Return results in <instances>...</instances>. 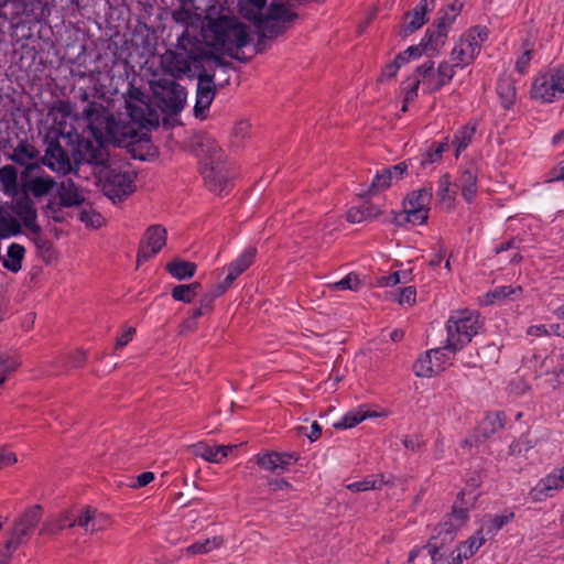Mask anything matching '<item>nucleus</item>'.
<instances>
[{
    "label": "nucleus",
    "instance_id": "nucleus-1",
    "mask_svg": "<svg viewBox=\"0 0 564 564\" xmlns=\"http://www.w3.org/2000/svg\"><path fill=\"white\" fill-rule=\"evenodd\" d=\"M87 127L96 141L128 148L133 158L145 160L154 153L150 131L159 123L156 111L139 89L126 97V113L115 116L100 105L85 110Z\"/></svg>",
    "mask_w": 564,
    "mask_h": 564
},
{
    "label": "nucleus",
    "instance_id": "nucleus-2",
    "mask_svg": "<svg viewBox=\"0 0 564 564\" xmlns=\"http://www.w3.org/2000/svg\"><path fill=\"white\" fill-rule=\"evenodd\" d=\"M476 502L477 494L474 490L462 491L453 506L452 512L434 528V532L425 546L433 564H444L438 552L440 549L453 542L457 532L469 520V511L475 508ZM485 542L486 536L477 530L468 540L457 545L452 553V563L448 564H462L463 561L475 555Z\"/></svg>",
    "mask_w": 564,
    "mask_h": 564
},
{
    "label": "nucleus",
    "instance_id": "nucleus-3",
    "mask_svg": "<svg viewBox=\"0 0 564 564\" xmlns=\"http://www.w3.org/2000/svg\"><path fill=\"white\" fill-rule=\"evenodd\" d=\"M204 44L215 58H239V53L250 42L249 28L236 17L220 15L210 19L202 29Z\"/></svg>",
    "mask_w": 564,
    "mask_h": 564
},
{
    "label": "nucleus",
    "instance_id": "nucleus-4",
    "mask_svg": "<svg viewBox=\"0 0 564 564\" xmlns=\"http://www.w3.org/2000/svg\"><path fill=\"white\" fill-rule=\"evenodd\" d=\"M240 14L251 21L263 36H275L283 32L295 14L280 3L267 4V0H240Z\"/></svg>",
    "mask_w": 564,
    "mask_h": 564
},
{
    "label": "nucleus",
    "instance_id": "nucleus-5",
    "mask_svg": "<svg viewBox=\"0 0 564 564\" xmlns=\"http://www.w3.org/2000/svg\"><path fill=\"white\" fill-rule=\"evenodd\" d=\"M196 154L206 185L212 192L221 194L228 186V172L224 164L223 150L215 139L203 135L197 143Z\"/></svg>",
    "mask_w": 564,
    "mask_h": 564
},
{
    "label": "nucleus",
    "instance_id": "nucleus-6",
    "mask_svg": "<svg viewBox=\"0 0 564 564\" xmlns=\"http://www.w3.org/2000/svg\"><path fill=\"white\" fill-rule=\"evenodd\" d=\"M481 323L479 315L473 311L453 312L446 323L445 348L453 355L460 351L478 333Z\"/></svg>",
    "mask_w": 564,
    "mask_h": 564
},
{
    "label": "nucleus",
    "instance_id": "nucleus-7",
    "mask_svg": "<svg viewBox=\"0 0 564 564\" xmlns=\"http://www.w3.org/2000/svg\"><path fill=\"white\" fill-rule=\"evenodd\" d=\"M102 192L113 203L122 202L134 189L135 173L126 163L104 166L97 172Z\"/></svg>",
    "mask_w": 564,
    "mask_h": 564
},
{
    "label": "nucleus",
    "instance_id": "nucleus-8",
    "mask_svg": "<svg viewBox=\"0 0 564 564\" xmlns=\"http://www.w3.org/2000/svg\"><path fill=\"white\" fill-rule=\"evenodd\" d=\"M487 39L488 30L485 26H474L464 32L452 48V66L456 69L470 65L479 55Z\"/></svg>",
    "mask_w": 564,
    "mask_h": 564
},
{
    "label": "nucleus",
    "instance_id": "nucleus-9",
    "mask_svg": "<svg viewBox=\"0 0 564 564\" xmlns=\"http://www.w3.org/2000/svg\"><path fill=\"white\" fill-rule=\"evenodd\" d=\"M531 97L541 102H553L564 98V65L538 74L531 86Z\"/></svg>",
    "mask_w": 564,
    "mask_h": 564
},
{
    "label": "nucleus",
    "instance_id": "nucleus-10",
    "mask_svg": "<svg viewBox=\"0 0 564 564\" xmlns=\"http://www.w3.org/2000/svg\"><path fill=\"white\" fill-rule=\"evenodd\" d=\"M422 82V90L431 94L447 85L455 75V68L448 62H443L437 68L432 62L422 64L416 68Z\"/></svg>",
    "mask_w": 564,
    "mask_h": 564
},
{
    "label": "nucleus",
    "instance_id": "nucleus-11",
    "mask_svg": "<svg viewBox=\"0 0 564 564\" xmlns=\"http://www.w3.org/2000/svg\"><path fill=\"white\" fill-rule=\"evenodd\" d=\"M432 199V188L423 187L413 191L403 203L405 219L413 225H422L429 217V204Z\"/></svg>",
    "mask_w": 564,
    "mask_h": 564
},
{
    "label": "nucleus",
    "instance_id": "nucleus-12",
    "mask_svg": "<svg viewBox=\"0 0 564 564\" xmlns=\"http://www.w3.org/2000/svg\"><path fill=\"white\" fill-rule=\"evenodd\" d=\"M53 130L59 135H70L74 131L73 122L76 120L74 106L64 100L55 101L50 110Z\"/></svg>",
    "mask_w": 564,
    "mask_h": 564
},
{
    "label": "nucleus",
    "instance_id": "nucleus-13",
    "mask_svg": "<svg viewBox=\"0 0 564 564\" xmlns=\"http://www.w3.org/2000/svg\"><path fill=\"white\" fill-rule=\"evenodd\" d=\"M41 519V508L37 506L28 509L15 522L12 536L7 543V547L15 549L23 543L31 534L32 530Z\"/></svg>",
    "mask_w": 564,
    "mask_h": 564
},
{
    "label": "nucleus",
    "instance_id": "nucleus-14",
    "mask_svg": "<svg viewBox=\"0 0 564 564\" xmlns=\"http://www.w3.org/2000/svg\"><path fill=\"white\" fill-rule=\"evenodd\" d=\"M448 11H442V15L436 20V31L427 33L421 45L424 54L431 56L438 52V50L445 44L447 32L455 20H448Z\"/></svg>",
    "mask_w": 564,
    "mask_h": 564
},
{
    "label": "nucleus",
    "instance_id": "nucleus-15",
    "mask_svg": "<svg viewBox=\"0 0 564 564\" xmlns=\"http://www.w3.org/2000/svg\"><path fill=\"white\" fill-rule=\"evenodd\" d=\"M166 243V229L154 225L145 231L141 248L138 253V261L148 260L155 256Z\"/></svg>",
    "mask_w": 564,
    "mask_h": 564
},
{
    "label": "nucleus",
    "instance_id": "nucleus-16",
    "mask_svg": "<svg viewBox=\"0 0 564 564\" xmlns=\"http://www.w3.org/2000/svg\"><path fill=\"white\" fill-rule=\"evenodd\" d=\"M409 166H413L412 160L378 172L371 183L370 192L378 193L389 188L393 183L402 180L408 174Z\"/></svg>",
    "mask_w": 564,
    "mask_h": 564
},
{
    "label": "nucleus",
    "instance_id": "nucleus-17",
    "mask_svg": "<svg viewBox=\"0 0 564 564\" xmlns=\"http://www.w3.org/2000/svg\"><path fill=\"white\" fill-rule=\"evenodd\" d=\"M215 84L213 77L207 74L198 76L196 102L194 112L197 118H205V112L208 110L215 98Z\"/></svg>",
    "mask_w": 564,
    "mask_h": 564
},
{
    "label": "nucleus",
    "instance_id": "nucleus-18",
    "mask_svg": "<svg viewBox=\"0 0 564 564\" xmlns=\"http://www.w3.org/2000/svg\"><path fill=\"white\" fill-rule=\"evenodd\" d=\"M110 517L96 509L86 507L77 514V525L88 533L106 530L110 527Z\"/></svg>",
    "mask_w": 564,
    "mask_h": 564
},
{
    "label": "nucleus",
    "instance_id": "nucleus-19",
    "mask_svg": "<svg viewBox=\"0 0 564 564\" xmlns=\"http://www.w3.org/2000/svg\"><path fill=\"white\" fill-rule=\"evenodd\" d=\"M434 8V0H421L412 12L404 18L403 34L408 35L422 28L427 21V13Z\"/></svg>",
    "mask_w": 564,
    "mask_h": 564
},
{
    "label": "nucleus",
    "instance_id": "nucleus-20",
    "mask_svg": "<svg viewBox=\"0 0 564 564\" xmlns=\"http://www.w3.org/2000/svg\"><path fill=\"white\" fill-rule=\"evenodd\" d=\"M296 457L289 453H265L256 456L257 464L264 470L271 473H281L288 469V467L295 460Z\"/></svg>",
    "mask_w": 564,
    "mask_h": 564
},
{
    "label": "nucleus",
    "instance_id": "nucleus-21",
    "mask_svg": "<svg viewBox=\"0 0 564 564\" xmlns=\"http://www.w3.org/2000/svg\"><path fill=\"white\" fill-rule=\"evenodd\" d=\"M237 445H209L204 442H198L193 445V454L200 457L208 463H221Z\"/></svg>",
    "mask_w": 564,
    "mask_h": 564
},
{
    "label": "nucleus",
    "instance_id": "nucleus-22",
    "mask_svg": "<svg viewBox=\"0 0 564 564\" xmlns=\"http://www.w3.org/2000/svg\"><path fill=\"white\" fill-rule=\"evenodd\" d=\"M185 88L176 83H170L163 91L162 102L164 110L170 113H178L183 110L186 102Z\"/></svg>",
    "mask_w": 564,
    "mask_h": 564
},
{
    "label": "nucleus",
    "instance_id": "nucleus-23",
    "mask_svg": "<svg viewBox=\"0 0 564 564\" xmlns=\"http://www.w3.org/2000/svg\"><path fill=\"white\" fill-rule=\"evenodd\" d=\"M424 54L421 45H413L408 47L404 52L400 53L392 63L384 66L381 73V79H391L399 72L400 67L412 59H415Z\"/></svg>",
    "mask_w": 564,
    "mask_h": 564
},
{
    "label": "nucleus",
    "instance_id": "nucleus-24",
    "mask_svg": "<svg viewBox=\"0 0 564 564\" xmlns=\"http://www.w3.org/2000/svg\"><path fill=\"white\" fill-rule=\"evenodd\" d=\"M386 415V413L371 412L367 410L365 405H361L346 412L340 420L333 424V426L337 430H348L355 427L366 419Z\"/></svg>",
    "mask_w": 564,
    "mask_h": 564
},
{
    "label": "nucleus",
    "instance_id": "nucleus-25",
    "mask_svg": "<svg viewBox=\"0 0 564 564\" xmlns=\"http://www.w3.org/2000/svg\"><path fill=\"white\" fill-rule=\"evenodd\" d=\"M94 144L89 141L82 144L83 149V160H85L89 164H94L99 166V170L104 166H109L108 163L109 154L107 149L105 148L106 142L96 141Z\"/></svg>",
    "mask_w": 564,
    "mask_h": 564
},
{
    "label": "nucleus",
    "instance_id": "nucleus-26",
    "mask_svg": "<svg viewBox=\"0 0 564 564\" xmlns=\"http://www.w3.org/2000/svg\"><path fill=\"white\" fill-rule=\"evenodd\" d=\"M43 164L53 172L63 174L72 169L69 159L61 147H51L43 158Z\"/></svg>",
    "mask_w": 564,
    "mask_h": 564
},
{
    "label": "nucleus",
    "instance_id": "nucleus-27",
    "mask_svg": "<svg viewBox=\"0 0 564 564\" xmlns=\"http://www.w3.org/2000/svg\"><path fill=\"white\" fill-rule=\"evenodd\" d=\"M57 192L61 205L64 207L77 206L84 202L80 191L69 178L59 183Z\"/></svg>",
    "mask_w": 564,
    "mask_h": 564
},
{
    "label": "nucleus",
    "instance_id": "nucleus-28",
    "mask_svg": "<svg viewBox=\"0 0 564 564\" xmlns=\"http://www.w3.org/2000/svg\"><path fill=\"white\" fill-rule=\"evenodd\" d=\"M77 524V514L72 511L62 512L47 520L41 528V534H55L65 528H72Z\"/></svg>",
    "mask_w": 564,
    "mask_h": 564
},
{
    "label": "nucleus",
    "instance_id": "nucleus-29",
    "mask_svg": "<svg viewBox=\"0 0 564 564\" xmlns=\"http://www.w3.org/2000/svg\"><path fill=\"white\" fill-rule=\"evenodd\" d=\"M458 183L464 199L468 203L473 202L477 194V169L473 165L466 167L462 172Z\"/></svg>",
    "mask_w": 564,
    "mask_h": 564
},
{
    "label": "nucleus",
    "instance_id": "nucleus-30",
    "mask_svg": "<svg viewBox=\"0 0 564 564\" xmlns=\"http://www.w3.org/2000/svg\"><path fill=\"white\" fill-rule=\"evenodd\" d=\"M13 212L26 228L32 231L39 230L36 225V209L32 202L29 199L18 200L13 206Z\"/></svg>",
    "mask_w": 564,
    "mask_h": 564
},
{
    "label": "nucleus",
    "instance_id": "nucleus-31",
    "mask_svg": "<svg viewBox=\"0 0 564 564\" xmlns=\"http://www.w3.org/2000/svg\"><path fill=\"white\" fill-rule=\"evenodd\" d=\"M514 518L512 511H505L500 514L490 516L482 522L478 529L485 536H494L499 532L506 524H508Z\"/></svg>",
    "mask_w": 564,
    "mask_h": 564
},
{
    "label": "nucleus",
    "instance_id": "nucleus-32",
    "mask_svg": "<svg viewBox=\"0 0 564 564\" xmlns=\"http://www.w3.org/2000/svg\"><path fill=\"white\" fill-rule=\"evenodd\" d=\"M413 370L415 376L421 378H431L441 372L440 365L434 361V355L431 350L415 361Z\"/></svg>",
    "mask_w": 564,
    "mask_h": 564
},
{
    "label": "nucleus",
    "instance_id": "nucleus-33",
    "mask_svg": "<svg viewBox=\"0 0 564 564\" xmlns=\"http://www.w3.org/2000/svg\"><path fill=\"white\" fill-rule=\"evenodd\" d=\"M436 197L443 208H453L456 197V191L452 187L449 175L444 174L443 176H441L438 181Z\"/></svg>",
    "mask_w": 564,
    "mask_h": 564
},
{
    "label": "nucleus",
    "instance_id": "nucleus-34",
    "mask_svg": "<svg viewBox=\"0 0 564 564\" xmlns=\"http://www.w3.org/2000/svg\"><path fill=\"white\" fill-rule=\"evenodd\" d=\"M0 185L2 192L7 196H15L18 194V172L12 165L0 167Z\"/></svg>",
    "mask_w": 564,
    "mask_h": 564
},
{
    "label": "nucleus",
    "instance_id": "nucleus-35",
    "mask_svg": "<svg viewBox=\"0 0 564 564\" xmlns=\"http://www.w3.org/2000/svg\"><path fill=\"white\" fill-rule=\"evenodd\" d=\"M476 132V123L469 122L460 127L454 134L453 145L456 158L470 144Z\"/></svg>",
    "mask_w": 564,
    "mask_h": 564
},
{
    "label": "nucleus",
    "instance_id": "nucleus-36",
    "mask_svg": "<svg viewBox=\"0 0 564 564\" xmlns=\"http://www.w3.org/2000/svg\"><path fill=\"white\" fill-rule=\"evenodd\" d=\"M20 226L8 205L0 204V239L19 232Z\"/></svg>",
    "mask_w": 564,
    "mask_h": 564
},
{
    "label": "nucleus",
    "instance_id": "nucleus-37",
    "mask_svg": "<svg viewBox=\"0 0 564 564\" xmlns=\"http://www.w3.org/2000/svg\"><path fill=\"white\" fill-rule=\"evenodd\" d=\"M422 86L420 75L416 70L409 76L401 85V94L403 98L402 111H406L408 105L417 97L419 87Z\"/></svg>",
    "mask_w": 564,
    "mask_h": 564
},
{
    "label": "nucleus",
    "instance_id": "nucleus-38",
    "mask_svg": "<svg viewBox=\"0 0 564 564\" xmlns=\"http://www.w3.org/2000/svg\"><path fill=\"white\" fill-rule=\"evenodd\" d=\"M167 272L177 280L192 278L196 272V264L189 261L175 259L166 264Z\"/></svg>",
    "mask_w": 564,
    "mask_h": 564
},
{
    "label": "nucleus",
    "instance_id": "nucleus-39",
    "mask_svg": "<svg viewBox=\"0 0 564 564\" xmlns=\"http://www.w3.org/2000/svg\"><path fill=\"white\" fill-rule=\"evenodd\" d=\"M163 63L169 65L170 72L175 77H181L191 70L188 61L182 55L174 52H167L163 55Z\"/></svg>",
    "mask_w": 564,
    "mask_h": 564
},
{
    "label": "nucleus",
    "instance_id": "nucleus-40",
    "mask_svg": "<svg viewBox=\"0 0 564 564\" xmlns=\"http://www.w3.org/2000/svg\"><path fill=\"white\" fill-rule=\"evenodd\" d=\"M54 186L55 182L50 175L33 177L25 184V188L34 197H43L47 195Z\"/></svg>",
    "mask_w": 564,
    "mask_h": 564
},
{
    "label": "nucleus",
    "instance_id": "nucleus-41",
    "mask_svg": "<svg viewBox=\"0 0 564 564\" xmlns=\"http://www.w3.org/2000/svg\"><path fill=\"white\" fill-rule=\"evenodd\" d=\"M380 214L379 208L365 203L358 207H352L347 212V220L352 224H358L369 218H375Z\"/></svg>",
    "mask_w": 564,
    "mask_h": 564
},
{
    "label": "nucleus",
    "instance_id": "nucleus-42",
    "mask_svg": "<svg viewBox=\"0 0 564 564\" xmlns=\"http://www.w3.org/2000/svg\"><path fill=\"white\" fill-rule=\"evenodd\" d=\"M39 152L28 143H20L13 151L12 160L20 165L32 167L33 161L37 159Z\"/></svg>",
    "mask_w": 564,
    "mask_h": 564
},
{
    "label": "nucleus",
    "instance_id": "nucleus-43",
    "mask_svg": "<svg viewBox=\"0 0 564 564\" xmlns=\"http://www.w3.org/2000/svg\"><path fill=\"white\" fill-rule=\"evenodd\" d=\"M24 252L25 249L21 245L11 243L7 251V258L3 260V267L11 272L20 271Z\"/></svg>",
    "mask_w": 564,
    "mask_h": 564
},
{
    "label": "nucleus",
    "instance_id": "nucleus-44",
    "mask_svg": "<svg viewBox=\"0 0 564 564\" xmlns=\"http://www.w3.org/2000/svg\"><path fill=\"white\" fill-rule=\"evenodd\" d=\"M223 543L221 536H213L191 544L185 549V552L189 555L206 554L220 547Z\"/></svg>",
    "mask_w": 564,
    "mask_h": 564
},
{
    "label": "nucleus",
    "instance_id": "nucleus-45",
    "mask_svg": "<svg viewBox=\"0 0 564 564\" xmlns=\"http://www.w3.org/2000/svg\"><path fill=\"white\" fill-rule=\"evenodd\" d=\"M503 417L499 412L490 413L485 416L480 424L481 433L485 437L490 436L491 434L497 433L503 427Z\"/></svg>",
    "mask_w": 564,
    "mask_h": 564
},
{
    "label": "nucleus",
    "instance_id": "nucleus-46",
    "mask_svg": "<svg viewBox=\"0 0 564 564\" xmlns=\"http://www.w3.org/2000/svg\"><path fill=\"white\" fill-rule=\"evenodd\" d=\"M326 288L329 292L335 291H357L360 288L359 276L355 273H349L341 280L333 283H327Z\"/></svg>",
    "mask_w": 564,
    "mask_h": 564
},
{
    "label": "nucleus",
    "instance_id": "nucleus-47",
    "mask_svg": "<svg viewBox=\"0 0 564 564\" xmlns=\"http://www.w3.org/2000/svg\"><path fill=\"white\" fill-rule=\"evenodd\" d=\"M447 141L432 144L427 151L422 155L420 164L424 167L433 163L440 162L443 153L447 150Z\"/></svg>",
    "mask_w": 564,
    "mask_h": 564
},
{
    "label": "nucleus",
    "instance_id": "nucleus-48",
    "mask_svg": "<svg viewBox=\"0 0 564 564\" xmlns=\"http://www.w3.org/2000/svg\"><path fill=\"white\" fill-rule=\"evenodd\" d=\"M198 283L192 284H180L176 285L172 290V296L175 301H181L184 303H191L196 295V291L198 289Z\"/></svg>",
    "mask_w": 564,
    "mask_h": 564
},
{
    "label": "nucleus",
    "instance_id": "nucleus-49",
    "mask_svg": "<svg viewBox=\"0 0 564 564\" xmlns=\"http://www.w3.org/2000/svg\"><path fill=\"white\" fill-rule=\"evenodd\" d=\"M555 494L541 478L529 491V499L533 502H541L553 497Z\"/></svg>",
    "mask_w": 564,
    "mask_h": 564
},
{
    "label": "nucleus",
    "instance_id": "nucleus-50",
    "mask_svg": "<svg viewBox=\"0 0 564 564\" xmlns=\"http://www.w3.org/2000/svg\"><path fill=\"white\" fill-rule=\"evenodd\" d=\"M498 95L502 106L509 109L516 100V88L509 80L500 82L498 85Z\"/></svg>",
    "mask_w": 564,
    "mask_h": 564
},
{
    "label": "nucleus",
    "instance_id": "nucleus-51",
    "mask_svg": "<svg viewBox=\"0 0 564 564\" xmlns=\"http://www.w3.org/2000/svg\"><path fill=\"white\" fill-rule=\"evenodd\" d=\"M223 272H226V276L224 281L217 286V291L214 297L223 294L234 283V281L241 273H243V271L237 268L232 262L229 263L227 267L223 268Z\"/></svg>",
    "mask_w": 564,
    "mask_h": 564
},
{
    "label": "nucleus",
    "instance_id": "nucleus-52",
    "mask_svg": "<svg viewBox=\"0 0 564 564\" xmlns=\"http://www.w3.org/2000/svg\"><path fill=\"white\" fill-rule=\"evenodd\" d=\"M223 272H226V276L224 281L217 286V291L214 297L223 294L234 283V281L241 273H243V271L237 268L232 262L229 263L227 267L223 268Z\"/></svg>",
    "mask_w": 564,
    "mask_h": 564
},
{
    "label": "nucleus",
    "instance_id": "nucleus-53",
    "mask_svg": "<svg viewBox=\"0 0 564 564\" xmlns=\"http://www.w3.org/2000/svg\"><path fill=\"white\" fill-rule=\"evenodd\" d=\"M79 219H80V221L86 224L87 227H90L94 229L100 228L105 223V218L98 212H96L91 208L83 209L79 213Z\"/></svg>",
    "mask_w": 564,
    "mask_h": 564
},
{
    "label": "nucleus",
    "instance_id": "nucleus-54",
    "mask_svg": "<svg viewBox=\"0 0 564 564\" xmlns=\"http://www.w3.org/2000/svg\"><path fill=\"white\" fill-rule=\"evenodd\" d=\"M554 492L564 488V466L556 468L542 478Z\"/></svg>",
    "mask_w": 564,
    "mask_h": 564
},
{
    "label": "nucleus",
    "instance_id": "nucleus-55",
    "mask_svg": "<svg viewBox=\"0 0 564 564\" xmlns=\"http://www.w3.org/2000/svg\"><path fill=\"white\" fill-rule=\"evenodd\" d=\"M516 289L510 285L499 286L486 294V304H495L516 293Z\"/></svg>",
    "mask_w": 564,
    "mask_h": 564
},
{
    "label": "nucleus",
    "instance_id": "nucleus-56",
    "mask_svg": "<svg viewBox=\"0 0 564 564\" xmlns=\"http://www.w3.org/2000/svg\"><path fill=\"white\" fill-rule=\"evenodd\" d=\"M254 258L256 249L253 247H248L232 261V263L245 272L253 263Z\"/></svg>",
    "mask_w": 564,
    "mask_h": 564
},
{
    "label": "nucleus",
    "instance_id": "nucleus-57",
    "mask_svg": "<svg viewBox=\"0 0 564 564\" xmlns=\"http://www.w3.org/2000/svg\"><path fill=\"white\" fill-rule=\"evenodd\" d=\"M431 352L434 355V361L436 365H440L441 372L451 365L452 356H454L448 349L445 348V345L441 348L431 349Z\"/></svg>",
    "mask_w": 564,
    "mask_h": 564
},
{
    "label": "nucleus",
    "instance_id": "nucleus-58",
    "mask_svg": "<svg viewBox=\"0 0 564 564\" xmlns=\"http://www.w3.org/2000/svg\"><path fill=\"white\" fill-rule=\"evenodd\" d=\"M135 328L132 326H123L119 336L116 339V349H122L126 347L134 337Z\"/></svg>",
    "mask_w": 564,
    "mask_h": 564
},
{
    "label": "nucleus",
    "instance_id": "nucleus-59",
    "mask_svg": "<svg viewBox=\"0 0 564 564\" xmlns=\"http://www.w3.org/2000/svg\"><path fill=\"white\" fill-rule=\"evenodd\" d=\"M378 479L376 478H366L360 481H355L347 485V489L354 492L367 491L370 489L377 488Z\"/></svg>",
    "mask_w": 564,
    "mask_h": 564
},
{
    "label": "nucleus",
    "instance_id": "nucleus-60",
    "mask_svg": "<svg viewBox=\"0 0 564 564\" xmlns=\"http://www.w3.org/2000/svg\"><path fill=\"white\" fill-rule=\"evenodd\" d=\"M531 58H532V50L529 47H524V51L516 61V69L520 74L525 73L529 67V64L531 62Z\"/></svg>",
    "mask_w": 564,
    "mask_h": 564
},
{
    "label": "nucleus",
    "instance_id": "nucleus-61",
    "mask_svg": "<svg viewBox=\"0 0 564 564\" xmlns=\"http://www.w3.org/2000/svg\"><path fill=\"white\" fill-rule=\"evenodd\" d=\"M18 462L15 453L7 447H0V469L10 467Z\"/></svg>",
    "mask_w": 564,
    "mask_h": 564
},
{
    "label": "nucleus",
    "instance_id": "nucleus-62",
    "mask_svg": "<svg viewBox=\"0 0 564 564\" xmlns=\"http://www.w3.org/2000/svg\"><path fill=\"white\" fill-rule=\"evenodd\" d=\"M416 300V291L413 286H406L401 290L398 302L401 305H412Z\"/></svg>",
    "mask_w": 564,
    "mask_h": 564
},
{
    "label": "nucleus",
    "instance_id": "nucleus-63",
    "mask_svg": "<svg viewBox=\"0 0 564 564\" xmlns=\"http://www.w3.org/2000/svg\"><path fill=\"white\" fill-rule=\"evenodd\" d=\"M299 433L308 437L312 442L316 441L322 434V427L317 422H314L310 427L300 426Z\"/></svg>",
    "mask_w": 564,
    "mask_h": 564
},
{
    "label": "nucleus",
    "instance_id": "nucleus-64",
    "mask_svg": "<svg viewBox=\"0 0 564 564\" xmlns=\"http://www.w3.org/2000/svg\"><path fill=\"white\" fill-rule=\"evenodd\" d=\"M554 313L562 322L552 324V330L554 335L564 337V303Z\"/></svg>",
    "mask_w": 564,
    "mask_h": 564
}]
</instances>
